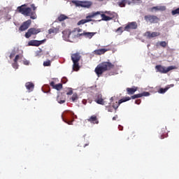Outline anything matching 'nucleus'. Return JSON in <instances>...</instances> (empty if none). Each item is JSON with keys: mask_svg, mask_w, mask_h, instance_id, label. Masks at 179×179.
<instances>
[{"mask_svg": "<svg viewBox=\"0 0 179 179\" xmlns=\"http://www.w3.org/2000/svg\"><path fill=\"white\" fill-rule=\"evenodd\" d=\"M132 1H139V0H132Z\"/></svg>", "mask_w": 179, "mask_h": 179, "instance_id": "13d9d810", "label": "nucleus"}, {"mask_svg": "<svg viewBox=\"0 0 179 179\" xmlns=\"http://www.w3.org/2000/svg\"><path fill=\"white\" fill-rule=\"evenodd\" d=\"M80 58H82V56H80V53L79 52L71 55V60L73 62H79L80 61Z\"/></svg>", "mask_w": 179, "mask_h": 179, "instance_id": "4468645a", "label": "nucleus"}, {"mask_svg": "<svg viewBox=\"0 0 179 179\" xmlns=\"http://www.w3.org/2000/svg\"><path fill=\"white\" fill-rule=\"evenodd\" d=\"M31 7L32 8L34 12L37 9V7L34 4H31Z\"/></svg>", "mask_w": 179, "mask_h": 179, "instance_id": "79ce46f5", "label": "nucleus"}, {"mask_svg": "<svg viewBox=\"0 0 179 179\" xmlns=\"http://www.w3.org/2000/svg\"><path fill=\"white\" fill-rule=\"evenodd\" d=\"M138 90V87H133L131 88L127 87V94H134L135 92Z\"/></svg>", "mask_w": 179, "mask_h": 179, "instance_id": "6ab92c4d", "label": "nucleus"}, {"mask_svg": "<svg viewBox=\"0 0 179 179\" xmlns=\"http://www.w3.org/2000/svg\"><path fill=\"white\" fill-rule=\"evenodd\" d=\"M69 36H71V32L69 33Z\"/></svg>", "mask_w": 179, "mask_h": 179, "instance_id": "6e6d98bb", "label": "nucleus"}, {"mask_svg": "<svg viewBox=\"0 0 179 179\" xmlns=\"http://www.w3.org/2000/svg\"><path fill=\"white\" fill-rule=\"evenodd\" d=\"M73 70L78 71L80 69V66H79V62H73Z\"/></svg>", "mask_w": 179, "mask_h": 179, "instance_id": "4be33fe9", "label": "nucleus"}, {"mask_svg": "<svg viewBox=\"0 0 179 179\" xmlns=\"http://www.w3.org/2000/svg\"><path fill=\"white\" fill-rule=\"evenodd\" d=\"M142 97V95L141 94H137L131 96V99H139Z\"/></svg>", "mask_w": 179, "mask_h": 179, "instance_id": "f704fd0d", "label": "nucleus"}, {"mask_svg": "<svg viewBox=\"0 0 179 179\" xmlns=\"http://www.w3.org/2000/svg\"><path fill=\"white\" fill-rule=\"evenodd\" d=\"M108 111L109 113H113V109L111 108V107H109V108H108Z\"/></svg>", "mask_w": 179, "mask_h": 179, "instance_id": "09e8293b", "label": "nucleus"}, {"mask_svg": "<svg viewBox=\"0 0 179 179\" xmlns=\"http://www.w3.org/2000/svg\"><path fill=\"white\" fill-rule=\"evenodd\" d=\"M101 17H102L101 20H99V22H101L103 20L104 22H108L109 20H113V17H108L105 14H101Z\"/></svg>", "mask_w": 179, "mask_h": 179, "instance_id": "aec40b11", "label": "nucleus"}, {"mask_svg": "<svg viewBox=\"0 0 179 179\" xmlns=\"http://www.w3.org/2000/svg\"><path fill=\"white\" fill-rule=\"evenodd\" d=\"M17 10L20 12V13L24 15V16H30V18L33 19V20L37 19L36 11H31V8L26 7V4L17 7Z\"/></svg>", "mask_w": 179, "mask_h": 179, "instance_id": "f03ea898", "label": "nucleus"}, {"mask_svg": "<svg viewBox=\"0 0 179 179\" xmlns=\"http://www.w3.org/2000/svg\"><path fill=\"white\" fill-rule=\"evenodd\" d=\"M43 66H51V61L48 60L43 62Z\"/></svg>", "mask_w": 179, "mask_h": 179, "instance_id": "72a5a7b5", "label": "nucleus"}, {"mask_svg": "<svg viewBox=\"0 0 179 179\" xmlns=\"http://www.w3.org/2000/svg\"><path fill=\"white\" fill-rule=\"evenodd\" d=\"M88 122L91 124H99V119H97V116L96 115H93L87 119Z\"/></svg>", "mask_w": 179, "mask_h": 179, "instance_id": "dca6fc26", "label": "nucleus"}, {"mask_svg": "<svg viewBox=\"0 0 179 179\" xmlns=\"http://www.w3.org/2000/svg\"><path fill=\"white\" fill-rule=\"evenodd\" d=\"M129 100H131V97L129 96L123 97L122 99L119 100L118 102L116 101L115 103H113V108H115V110H117V108L120 107V104H122V103H125V101H129Z\"/></svg>", "mask_w": 179, "mask_h": 179, "instance_id": "0eeeda50", "label": "nucleus"}, {"mask_svg": "<svg viewBox=\"0 0 179 179\" xmlns=\"http://www.w3.org/2000/svg\"><path fill=\"white\" fill-rule=\"evenodd\" d=\"M94 34H96V32H86L84 31L83 33L78 34V37H82V36H84L85 38H92Z\"/></svg>", "mask_w": 179, "mask_h": 179, "instance_id": "ddd939ff", "label": "nucleus"}, {"mask_svg": "<svg viewBox=\"0 0 179 179\" xmlns=\"http://www.w3.org/2000/svg\"><path fill=\"white\" fill-rule=\"evenodd\" d=\"M158 9L160 12H164L167 8H166V6H158Z\"/></svg>", "mask_w": 179, "mask_h": 179, "instance_id": "7c9ffc66", "label": "nucleus"}, {"mask_svg": "<svg viewBox=\"0 0 179 179\" xmlns=\"http://www.w3.org/2000/svg\"><path fill=\"white\" fill-rule=\"evenodd\" d=\"M86 146H89V144H85V145H84V148H86Z\"/></svg>", "mask_w": 179, "mask_h": 179, "instance_id": "3c124183", "label": "nucleus"}, {"mask_svg": "<svg viewBox=\"0 0 179 179\" xmlns=\"http://www.w3.org/2000/svg\"><path fill=\"white\" fill-rule=\"evenodd\" d=\"M155 69L157 72H159L160 73H167L168 72H170L172 69H174V67L173 66H169L168 68H166L162 65H157L155 66Z\"/></svg>", "mask_w": 179, "mask_h": 179, "instance_id": "7ed1b4c3", "label": "nucleus"}, {"mask_svg": "<svg viewBox=\"0 0 179 179\" xmlns=\"http://www.w3.org/2000/svg\"><path fill=\"white\" fill-rule=\"evenodd\" d=\"M161 139H164V137L162 136Z\"/></svg>", "mask_w": 179, "mask_h": 179, "instance_id": "5fc2aeb1", "label": "nucleus"}, {"mask_svg": "<svg viewBox=\"0 0 179 179\" xmlns=\"http://www.w3.org/2000/svg\"><path fill=\"white\" fill-rule=\"evenodd\" d=\"M115 67V66L110 62H103L97 65L94 72L98 77H100L102 73H104V72H107L108 71H111V69H114Z\"/></svg>", "mask_w": 179, "mask_h": 179, "instance_id": "f257e3e1", "label": "nucleus"}, {"mask_svg": "<svg viewBox=\"0 0 179 179\" xmlns=\"http://www.w3.org/2000/svg\"><path fill=\"white\" fill-rule=\"evenodd\" d=\"M167 44H168V43L166 42V41H161V42H159V45L161 47H163V48H166V47H167Z\"/></svg>", "mask_w": 179, "mask_h": 179, "instance_id": "2f4dec72", "label": "nucleus"}, {"mask_svg": "<svg viewBox=\"0 0 179 179\" xmlns=\"http://www.w3.org/2000/svg\"><path fill=\"white\" fill-rule=\"evenodd\" d=\"M170 89V87H166L165 88H160L158 91L159 93H160L161 94H163L164 93H166V92H167V90Z\"/></svg>", "mask_w": 179, "mask_h": 179, "instance_id": "cd10ccee", "label": "nucleus"}, {"mask_svg": "<svg viewBox=\"0 0 179 179\" xmlns=\"http://www.w3.org/2000/svg\"><path fill=\"white\" fill-rule=\"evenodd\" d=\"M97 15H101V12L97 11V12L92 13L91 14H90L86 17L85 20H92V18L97 16Z\"/></svg>", "mask_w": 179, "mask_h": 179, "instance_id": "f3484780", "label": "nucleus"}, {"mask_svg": "<svg viewBox=\"0 0 179 179\" xmlns=\"http://www.w3.org/2000/svg\"><path fill=\"white\" fill-rule=\"evenodd\" d=\"M94 101L97 103V104L104 106V99H103V95H101V94H96L94 96Z\"/></svg>", "mask_w": 179, "mask_h": 179, "instance_id": "1a4fd4ad", "label": "nucleus"}, {"mask_svg": "<svg viewBox=\"0 0 179 179\" xmlns=\"http://www.w3.org/2000/svg\"><path fill=\"white\" fill-rule=\"evenodd\" d=\"M171 15L173 16H176V15H179V8L175 9V10H173L171 11Z\"/></svg>", "mask_w": 179, "mask_h": 179, "instance_id": "c85d7f7f", "label": "nucleus"}, {"mask_svg": "<svg viewBox=\"0 0 179 179\" xmlns=\"http://www.w3.org/2000/svg\"><path fill=\"white\" fill-rule=\"evenodd\" d=\"M127 3H128V1L127 0H122L117 2V5H119L120 8H125Z\"/></svg>", "mask_w": 179, "mask_h": 179, "instance_id": "5701e85b", "label": "nucleus"}, {"mask_svg": "<svg viewBox=\"0 0 179 179\" xmlns=\"http://www.w3.org/2000/svg\"><path fill=\"white\" fill-rule=\"evenodd\" d=\"M41 32V29L36 28H30L28 29L27 32L25 34L26 38H30L31 36H35Z\"/></svg>", "mask_w": 179, "mask_h": 179, "instance_id": "39448f33", "label": "nucleus"}, {"mask_svg": "<svg viewBox=\"0 0 179 179\" xmlns=\"http://www.w3.org/2000/svg\"><path fill=\"white\" fill-rule=\"evenodd\" d=\"M97 1H99V2H103V1L104 0H97Z\"/></svg>", "mask_w": 179, "mask_h": 179, "instance_id": "603ef678", "label": "nucleus"}, {"mask_svg": "<svg viewBox=\"0 0 179 179\" xmlns=\"http://www.w3.org/2000/svg\"><path fill=\"white\" fill-rule=\"evenodd\" d=\"M108 51V49H98L94 50V54L96 55H103V54H106Z\"/></svg>", "mask_w": 179, "mask_h": 179, "instance_id": "a211bd4d", "label": "nucleus"}, {"mask_svg": "<svg viewBox=\"0 0 179 179\" xmlns=\"http://www.w3.org/2000/svg\"><path fill=\"white\" fill-rule=\"evenodd\" d=\"M13 57V55H10V58H12Z\"/></svg>", "mask_w": 179, "mask_h": 179, "instance_id": "864d4df0", "label": "nucleus"}, {"mask_svg": "<svg viewBox=\"0 0 179 179\" xmlns=\"http://www.w3.org/2000/svg\"><path fill=\"white\" fill-rule=\"evenodd\" d=\"M68 19V17L64 14H61L58 17L57 20L59 22H64V20H66Z\"/></svg>", "mask_w": 179, "mask_h": 179, "instance_id": "393cba45", "label": "nucleus"}, {"mask_svg": "<svg viewBox=\"0 0 179 179\" xmlns=\"http://www.w3.org/2000/svg\"><path fill=\"white\" fill-rule=\"evenodd\" d=\"M135 103H136V104H138V105L141 104V99H137V100H136V101H135Z\"/></svg>", "mask_w": 179, "mask_h": 179, "instance_id": "a18cd8bd", "label": "nucleus"}, {"mask_svg": "<svg viewBox=\"0 0 179 179\" xmlns=\"http://www.w3.org/2000/svg\"><path fill=\"white\" fill-rule=\"evenodd\" d=\"M141 97L148 96H150V93H149L148 92H144L141 93Z\"/></svg>", "mask_w": 179, "mask_h": 179, "instance_id": "e433bc0d", "label": "nucleus"}, {"mask_svg": "<svg viewBox=\"0 0 179 179\" xmlns=\"http://www.w3.org/2000/svg\"><path fill=\"white\" fill-rule=\"evenodd\" d=\"M62 82H63V83H66L68 82V79L66 78H63Z\"/></svg>", "mask_w": 179, "mask_h": 179, "instance_id": "c03bdc74", "label": "nucleus"}, {"mask_svg": "<svg viewBox=\"0 0 179 179\" xmlns=\"http://www.w3.org/2000/svg\"><path fill=\"white\" fill-rule=\"evenodd\" d=\"M78 99H79V97L78 96V94H73L71 97V100L73 102L76 101V100H78Z\"/></svg>", "mask_w": 179, "mask_h": 179, "instance_id": "c756f323", "label": "nucleus"}, {"mask_svg": "<svg viewBox=\"0 0 179 179\" xmlns=\"http://www.w3.org/2000/svg\"><path fill=\"white\" fill-rule=\"evenodd\" d=\"M30 24H31V20H28L22 23V24L20 27V31H24L27 30L29 27H30Z\"/></svg>", "mask_w": 179, "mask_h": 179, "instance_id": "6e6552de", "label": "nucleus"}, {"mask_svg": "<svg viewBox=\"0 0 179 179\" xmlns=\"http://www.w3.org/2000/svg\"><path fill=\"white\" fill-rule=\"evenodd\" d=\"M13 68L14 69H17L19 68V64H17V62H14V63L12 64Z\"/></svg>", "mask_w": 179, "mask_h": 179, "instance_id": "c9c22d12", "label": "nucleus"}, {"mask_svg": "<svg viewBox=\"0 0 179 179\" xmlns=\"http://www.w3.org/2000/svg\"><path fill=\"white\" fill-rule=\"evenodd\" d=\"M22 58H23V56L17 55L14 59V62H17V61H19V59H22Z\"/></svg>", "mask_w": 179, "mask_h": 179, "instance_id": "473e14b6", "label": "nucleus"}, {"mask_svg": "<svg viewBox=\"0 0 179 179\" xmlns=\"http://www.w3.org/2000/svg\"><path fill=\"white\" fill-rule=\"evenodd\" d=\"M25 86L29 92H33V89H34V84L33 83H27Z\"/></svg>", "mask_w": 179, "mask_h": 179, "instance_id": "412c9836", "label": "nucleus"}, {"mask_svg": "<svg viewBox=\"0 0 179 179\" xmlns=\"http://www.w3.org/2000/svg\"><path fill=\"white\" fill-rule=\"evenodd\" d=\"M44 40L37 41V40H31L28 43V45H31L33 47H39L41 44H43Z\"/></svg>", "mask_w": 179, "mask_h": 179, "instance_id": "9d476101", "label": "nucleus"}, {"mask_svg": "<svg viewBox=\"0 0 179 179\" xmlns=\"http://www.w3.org/2000/svg\"><path fill=\"white\" fill-rule=\"evenodd\" d=\"M77 31H78V33H81V31H83V29H78L77 30Z\"/></svg>", "mask_w": 179, "mask_h": 179, "instance_id": "8fccbe9b", "label": "nucleus"}, {"mask_svg": "<svg viewBox=\"0 0 179 179\" xmlns=\"http://www.w3.org/2000/svg\"><path fill=\"white\" fill-rule=\"evenodd\" d=\"M73 3H75L76 5V6H81V8H90L92 6V2H90V1H73Z\"/></svg>", "mask_w": 179, "mask_h": 179, "instance_id": "423d86ee", "label": "nucleus"}, {"mask_svg": "<svg viewBox=\"0 0 179 179\" xmlns=\"http://www.w3.org/2000/svg\"><path fill=\"white\" fill-rule=\"evenodd\" d=\"M59 31V29L57 28H51L48 30V34H57Z\"/></svg>", "mask_w": 179, "mask_h": 179, "instance_id": "b1692460", "label": "nucleus"}, {"mask_svg": "<svg viewBox=\"0 0 179 179\" xmlns=\"http://www.w3.org/2000/svg\"><path fill=\"white\" fill-rule=\"evenodd\" d=\"M50 85L52 87V89H55V90L59 91L62 89V84L59 83L55 85L54 81H51Z\"/></svg>", "mask_w": 179, "mask_h": 179, "instance_id": "2eb2a0df", "label": "nucleus"}, {"mask_svg": "<svg viewBox=\"0 0 179 179\" xmlns=\"http://www.w3.org/2000/svg\"><path fill=\"white\" fill-rule=\"evenodd\" d=\"M117 118H118V115H116L113 117V121L117 120Z\"/></svg>", "mask_w": 179, "mask_h": 179, "instance_id": "49530a36", "label": "nucleus"}, {"mask_svg": "<svg viewBox=\"0 0 179 179\" xmlns=\"http://www.w3.org/2000/svg\"><path fill=\"white\" fill-rule=\"evenodd\" d=\"M89 22H93V20H81L78 22V26H80V24H85V23H89Z\"/></svg>", "mask_w": 179, "mask_h": 179, "instance_id": "bb28decb", "label": "nucleus"}, {"mask_svg": "<svg viewBox=\"0 0 179 179\" xmlns=\"http://www.w3.org/2000/svg\"><path fill=\"white\" fill-rule=\"evenodd\" d=\"M63 121L66 122V124H68L69 125H72V123L73 122V120L67 121V120H65L64 118H63Z\"/></svg>", "mask_w": 179, "mask_h": 179, "instance_id": "ea45409f", "label": "nucleus"}, {"mask_svg": "<svg viewBox=\"0 0 179 179\" xmlns=\"http://www.w3.org/2000/svg\"><path fill=\"white\" fill-rule=\"evenodd\" d=\"M144 20H145L147 23L153 24L157 23L159 20L156 15H148L144 16Z\"/></svg>", "mask_w": 179, "mask_h": 179, "instance_id": "20e7f679", "label": "nucleus"}, {"mask_svg": "<svg viewBox=\"0 0 179 179\" xmlns=\"http://www.w3.org/2000/svg\"><path fill=\"white\" fill-rule=\"evenodd\" d=\"M50 90H48V93H50Z\"/></svg>", "mask_w": 179, "mask_h": 179, "instance_id": "4d7b16f0", "label": "nucleus"}, {"mask_svg": "<svg viewBox=\"0 0 179 179\" xmlns=\"http://www.w3.org/2000/svg\"><path fill=\"white\" fill-rule=\"evenodd\" d=\"M67 96H71V94H73V90H72V88L69 89V92H66Z\"/></svg>", "mask_w": 179, "mask_h": 179, "instance_id": "4c0bfd02", "label": "nucleus"}, {"mask_svg": "<svg viewBox=\"0 0 179 179\" xmlns=\"http://www.w3.org/2000/svg\"><path fill=\"white\" fill-rule=\"evenodd\" d=\"M118 128H119V131H122L124 129V127L121 125H119Z\"/></svg>", "mask_w": 179, "mask_h": 179, "instance_id": "de8ad7c7", "label": "nucleus"}, {"mask_svg": "<svg viewBox=\"0 0 179 179\" xmlns=\"http://www.w3.org/2000/svg\"><path fill=\"white\" fill-rule=\"evenodd\" d=\"M23 64H24V65H29V64H30V62H29L28 60H24L23 62Z\"/></svg>", "mask_w": 179, "mask_h": 179, "instance_id": "37998d69", "label": "nucleus"}, {"mask_svg": "<svg viewBox=\"0 0 179 179\" xmlns=\"http://www.w3.org/2000/svg\"><path fill=\"white\" fill-rule=\"evenodd\" d=\"M57 101L59 104H64L65 103V98L62 96H58Z\"/></svg>", "mask_w": 179, "mask_h": 179, "instance_id": "a878e982", "label": "nucleus"}, {"mask_svg": "<svg viewBox=\"0 0 179 179\" xmlns=\"http://www.w3.org/2000/svg\"><path fill=\"white\" fill-rule=\"evenodd\" d=\"M151 9L152 10H159V6H154Z\"/></svg>", "mask_w": 179, "mask_h": 179, "instance_id": "a19ab883", "label": "nucleus"}, {"mask_svg": "<svg viewBox=\"0 0 179 179\" xmlns=\"http://www.w3.org/2000/svg\"><path fill=\"white\" fill-rule=\"evenodd\" d=\"M117 32H120V34L123 33L124 31V28H122V27H120L119 28H117V29L116 30Z\"/></svg>", "mask_w": 179, "mask_h": 179, "instance_id": "58836bf2", "label": "nucleus"}, {"mask_svg": "<svg viewBox=\"0 0 179 179\" xmlns=\"http://www.w3.org/2000/svg\"><path fill=\"white\" fill-rule=\"evenodd\" d=\"M147 38H153L155 37H159L160 36V32H150V31H146L144 34Z\"/></svg>", "mask_w": 179, "mask_h": 179, "instance_id": "9b49d317", "label": "nucleus"}, {"mask_svg": "<svg viewBox=\"0 0 179 179\" xmlns=\"http://www.w3.org/2000/svg\"><path fill=\"white\" fill-rule=\"evenodd\" d=\"M135 29H138V24L136 23V22H130L124 27V30H126L127 31Z\"/></svg>", "mask_w": 179, "mask_h": 179, "instance_id": "f8f14e48", "label": "nucleus"}]
</instances>
